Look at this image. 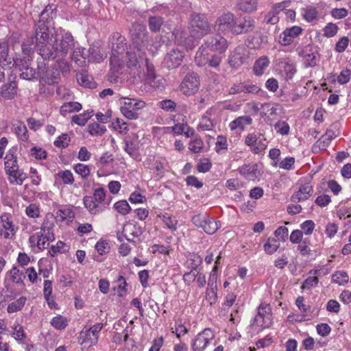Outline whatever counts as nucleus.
Segmentation results:
<instances>
[{
  "label": "nucleus",
  "mask_w": 351,
  "mask_h": 351,
  "mask_svg": "<svg viewBox=\"0 0 351 351\" xmlns=\"http://www.w3.org/2000/svg\"><path fill=\"white\" fill-rule=\"evenodd\" d=\"M48 10L46 8L40 14V20L34 25V37L37 43V53L44 60L51 53V47L56 41L57 33L48 20Z\"/></svg>",
  "instance_id": "nucleus-1"
},
{
  "label": "nucleus",
  "mask_w": 351,
  "mask_h": 351,
  "mask_svg": "<svg viewBox=\"0 0 351 351\" xmlns=\"http://www.w3.org/2000/svg\"><path fill=\"white\" fill-rule=\"evenodd\" d=\"M272 323L273 317L270 304H261L257 308V314L249 327L247 334L253 337L263 329L269 328Z\"/></svg>",
  "instance_id": "nucleus-2"
},
{
  "label": "nucleus",
  "mask_w": 351,
  "mask_h": 351,
  "mask_svg": "<svg viewBox=\"0 0 351 351\" xmlns=\"http://www.w3.org/2000/svg\"><path fill=\"white\" fill-rule=\"evenodd\" d=\"M83 202L91 215H98L106 210L110 201L106 200V191L99 187L94 190L93 196H84Z\"/></svg>",
  "instance_id": "nucleus-3"
},
{
  "label": "nucleus",
  "mask_w": 351,
  "mask_h": 351,
  "mask_svg": "<svg viewBox=\"0 0 351 351\" xmlns=\"http://www.w3.org/2000/svg\"><path fill=\"white\" fill-rule=\"evenodd\" d=\"M74 38L70 32L62 34L60 39L57 35L56 41L53 43L52 47H51V53L47 56V60H55L56 58L63 59L66 56L69 51L74 47Z\"/></svg>",
  "instance_id": "nucleus-4"
},
{
  "label": "nucleus",
  "mask_w": 351,
  "mask_h": 351,
  "mask_svg": "<svg viewBox=\"0 0 351 351\" xmlns=\"http://www.w3.org/2000/svg\"><path fill=\"white\" fill-rule=\"evenodd\" d=\"M38 80L42 86L54 85L58 84L60 80V73L58 64L55 63L50 66H47L43 62H37Z\"/></svg>",
  "instance_id": "nucleus-5"
},
{
  "label": "nucleus",
  "mask_w": 351,
  "mask_h": 351,
  "mask_svg": "<svg viewBox=\"0 0 351 351\" xmlns=\"http://www.w3.org/2000/svg\"><path fill=\"white\" fill-rule=\"evenodd\" d=\"M228 48L227 40L220 35H216L208 38L204 44L202 45L196 53L195 60L202 56L208 55L206 49H210L213 51H217L219 53H224Z\"/></svg>",
  "instance_id": "nucleus-6"
},
{
  "label": "nucleus",
  "mask_w": 351,
  "mask_h": 351,
  "mask_svg": "<svg viewBox=\"0 0 351 351\" xmlns=\"http://www.w3.org/2000/svg\"><path fill=\"white\" fill-rule=\"evenodd\" d=\"M189 29L193 37H203L210 32L211 28L204 14L193 13L189 19Z\"/></svg>",
  "instance_id": "nucleus-7"
},
{
  "label": "nucleus",
  "mask_w": 351,
  "mask_h": 351,
  "mask_svg": "<svg viewBox=\"0 0 351 351\" xmlns=\"http://www.w3.org/2000/svg\"><path fill=\"white\" fill-rule=\"evenodd\" d=\"M123 105L121 106V112L124 117L129 119H135L138 117L137 111L145 106V103L140 99L123 97Z\"/></svg>",
  "instance_id": "nucleus-8"
},
{
  "label": "nucleus",
  "mask_w": 351,
  "mask_h": 351,
  "mask_svg": "<svg viewBox=\"0 0 351 351\" xmlns=\"http://www.w3.org/2000/svg\"><path fill=\"white\" fill-rule=\"evenodd\" d=\"M130 36L135 47L141 51L148 43V33L145 25L136 23L130 29Z\"/></svg>",
  "instance_id": "nucleus-9"
},
{
  "label": "nucleus",
  "mask_w": 351,
  "mask_h": 351,
  "mask_svg": "<svg viewBox=\"0 0 351 351\" xmlns=\"http://www.w3.org/2000/svg\"><path fill=\"white\" fill-rule=\"evenodd\" d=\"M218 31L224 32L231 30L234 34H239L241 33V25H236V21L234 15L230 12L223 14L215 22Z\"/></svg>",
  "instance_id": "nucleus-10"
},
{
  "label": "nucleus",
  "mask_w": 351,
  "mask_h": 351,
  "mask_svg": "<svg viewBox=\"0 0 351 351\" xmlns=\"http://www.w3.org/2000/svg\"><path fill=\"white\" fill-rule=\"evenodd\" d=\"M200 85L199 77L197 73L191 72L184 77L180 86V90L185 95L190 96L195 94Z\"/></svg>",
  "instance_id": "nucleus-11"
},
{
  "label": "nucleus",
  "mask_w": 351,
  "mask_h": 351,
  "mask_svg": "<svg viewBox=\"0 0 351 351\" xmlns=\"http://www.w3.org/2000/svg\"><path fill=\"white\" fill-rule=\"evenodd\" d=\"M213 338L214 334L210 328L204 329L194 339L192 343L193 351H204Z\"/></svg>",
  "instance_id": "nucleus-12"
},
{
  "label": "nucleus",
  "mask_w": 351,
  "mask_h": 351,
  "mask_svg": "<svg viewBox=\"0 0 351 351\" xmlns=\"http://www.w3.org/2000/svg\"><path fill=\"white\" fill-rule=\"evenodd\" d=\"M302 31V28L300 26L287 27L279 35L278 42L282 46H288L294 42Z\"/></svg>",
  "instance_id": "nucleus-13"
},
{
  "label": "nucleus",
  "mask_w": 351,
  "mask_h": 351,
  "mask_svg": "<svg viewBox=\"0 0 351 351\" xmlns=\"http://www.w3.org/2000/svg\"><path fill=\"white\" fill-rule=\"evenodd\" d=\"M29 60L24 58L23 59H20L19 62V64H16L19 66V71H21L19 75L20 77L26 80H38L37 73V67L33 68L29 66Z\"/></svg>",
  "instance_id": "nucleus-14"
},
{
  "label": "nucleus",
  "mask_w": 351,
  "mask_h": 351,
  "mask_svg": "<svg viewBox=\"0 0 351 351\" xmlns=\"http://www.w3.org/2000/svg\"><path fill=\"white\" fill-rule=\"evenodd\" d=\"M51 230V228L50 227L43 223L40 228V230L37 232V246L40 250H43L47 248L49 245V243L55 239L54 234Z\"/></svg>",
  "instance_id": "nucleus-15"
},
{
  "label": "nucleus",
  "mask_w": 351,
  "mask_h": 351,
  "mask_svg": "<svg viewBox=\"0 0 351 351\" xmlns=\"http://www.w3.org/2000/svg\"><path fill=\"white\" fill-rule=\"evenodd\" d=\"M18 92V83L14 80L8 79L7 83L0 87V95L5 99L12 100L16 97Z\"/></svg>",
  "instance_id": "nucleus-16"
},
{
  "label": "nucleus",
  "mask_w": 351,
  "mask_h": 351,
  "mask_svg": "<svg viewBox=\"0 0 351 351\" xmlns=\"http://www.w3.org/2000/svg\"><path fill=\"white\" fill-rule=\"evenodd\" d=\"M313 186L309 183L301 184L298 190L291 196V201L294 203L308 199L313 194Z\"/></svg>",
  "instance_id": "nucleus-17"
},
{
  "label": "nucleus",
  "mask_w": 351,
  "mask_h": 351,
  "mask_svg": "<svg viewBox=\"0 0 351 351\" xmlns=\"http://www.w3.org/2000/svg\"><path fill=\"white\" fill-rule=\"evenodd\" d=\"M184 58L182 51L178 49H172L164 58V64L169 69H172L180 65Z\"/></svg>",
  "instance_id": "nucleus-18"
},
{
  "label": "nucleus",
  "mask_w": 351,
  "mask_h": 351,
  "mask_svg": "<svg viewBox=\"0 0 351 351\" xmlns=\"http://www.w3.org/2000/svg\"><path fill=\"white\" fill-rule=\"evenodd\" d=\"M112 42V55L121 56L127 49L125 39L119 33L116 32L113 34Z\"/></svg>",
  "instance_id": "nucleus-19"
},
{
  "label": "nucleus",
  "mask_w": 351,
  "mask_h": 351,
  "mask_svg": "<svg viewBox=\"0 0 351 351\" xmlns=\"http://www.w3.org/2000/svg\"><path fill=\"white\" fill-rule=\"evenodd\" d=\"M123 237L130 242L133 241L134 237H138L143 234L142 228L137 223H127L123 227Z\"/></svg>",
  "instance_id": "nucleus-20"
},
{
  "label": "nucleus",
  "mask_w": 351,
  "mask_h": 351,
  "mask_svg": "<svg viewBox=\"0 0 351 351\" xmlns=\"http://www.w3.org/2000/svg\"><path fill=\"white\" fill-rule=\"evenodd\" d=\"M245 143L247 145L250 147L251 151L254 154L261 152L265 150L267 147V145L261 141H258L257 136L254 134H248L245 138Z\"/></svg>",
  "instance_id": "nucleus-21"
},
{
  "label": "nucleus",
  "mask_w": 351,
  "mask_h": 351,
  "mask_svg": "<svg viewBox=\"0 0 351 351\" xmlns=\"http://www.w3.org/2000/svg\"><path fill=\"white\" fill-rule=\"evenodd\" d=\"M280 66L281 75L287 81L291 80L296 73L295 64L290 61H281Z\"/></svg>",
  "instance_id": "nucleus-22"
},
{
  "label": "nucleus",
  "mask_w": 351,
  "mask_h": 351,
  "mask_svg": "<svg viewBox=\"0 0 351 351\" xmlns=\"http://www.w3.org/2000/svg\"><path fill=\"white\" fill-rule=\"evenodd\" d=\"M103 328L102 324H96L86 330L84 342L90 343V345L95 344L98 341V334Z\"/></svg>",
  "instance_id": "nucleus-23"
},
{
  "label": "nucleus",
  "mask_w": 351,
  "mask_h": 351,
  "mask_svg": "<svg viewBox=\"0 0 351 351\" xmlns=\"http://www.w3.org/2000/svg\"><path fill=\"white\" fill-rule=\"evenodd\" d=\"M22 52L28 58L33 54L34 51H37V43L34 36H28L21 45Z\"/></svg>",
  "instance_id": "nucleus-24"
},
{
  "label": "nucleus",
  "mask_w": 351,
  "mask_h": 351,
  "mask_svg": "<svg viewBox=\"0 0 351 351\" xmlns=\"http://www.w3.org/2000/svg\"><path fill=\"white\" fill-rule=\"evenodd\" d=\"M6 174L9 176L8 180L12 184L22 185L23 181L27 178L23 170L19 168H16V169L6 173Z\"/></svg>",
  "instance_id": "nucleus-25"
},
{
  "label": "nucleus",
  "mask_w": 351,
  "mask_h": 351,
  "mask_svg": "<svg viewBox=\"0 0 351 351\" xmlns=\"http://www.w3.org/2000/svg\"><path fill=\"white\" fill-rule=\"evenodd\" d=\"M110 71L113 75L111 77H117V73H119L124 66V60L123 58L119 56H111L110 58Z\"/></svg>",
  "instance_id": "nucleus-26"
},
{
  "label": "nucleus",
  "mask_w": 351,
  "mask_h": 351,
  "mask_svg": "<svg viewBox=\"0 0 351 351\" xmlns=\"http://www.w3.org/2000/svg\"><path fill=\"white\" fill-rule=\"evenodd\" d=\"M243 176L248 180L255 181L261 176L256 164L246 165L243 168Z\"/></svg>",
  "instance_id": "nucleus-27"
},
{
  "label": "nucleus",
  "mask_w": 351,
  "mask_h": 351,
  "mask_svg": "<svg viewBox=\"0 0 351 351\" xmlns=\"http://www.w3.org/2000/svg\"><path fill=\"white\" fill-rule=\"evenodd\" d=\"M12 130L21 141H27L29 138L28 130L26 125L23 122L17 121L13 123Z\"/></svg>",
  "instance_id": "nucleus-28"
},
{
  "label": "nucleus",
  "mask_w": 351,
  "mask_h": 351,
  "mask_svg": "<svg viewBox=\"0 0 351 351\" xmlns=\"http://www.w3.org/2000/svg\"><path fill=\"white\" fill-rule=\"evenodd\" d=\"M269 60L267 56H262L254 63L253 71L256 75H261L265 69L269 66Z\"/></svg>",
  "instance_id": "nucleus-29"
},
{
  "label": "nucleus",
  "mask_w": 351,
  "mask_h": 351,
  "mask_svg": "<svg viewBox=\"0 0 351 351\" xmlns=\"http://www.w3.org/2000/svg\"><path fill=\"white\" fill-rule=\"evenodd\" d=\"M228 64L234 69H238L241 65V48L237 47L232 52L228 58Z\"/></svg>",
  "instance_id": "nucleus-30"
},
{
  "label": "nucleus",
  "mask_w": 351,
  "mask_h": 351,
  "mask_svg": "<svg viewBox=\"0 0 351 351\" xmlns=\"http://www.w3.org/2000/svg\"><path fill=\"white\" fill-rule=\"evenodd\" d=\"M20 59L14 60L13 57L9 55V51L3 52L0 54V65L2 68H12L14 64H19Z\"/></svg>",
  "instance_id": "nucleus-31"
},
{
  "label": "nucleus",
  "mask_w": 351,
  "mask_h": 351,
  "mask_svg": "<svg viewBox=\"0 0 351 351\" xmlns=\"http://www.w3.org/2000/svg\"><path fill=\"white\" fill-rule=\"evenodd\" d=\"M295 159L294 157H286L282 160L275 161L273 164V167H278L280 169L285 170H292L295 167Z\"/></svg>",
  "instance_id": "nucleus-32"
},
{
  "label": "nucleus",
  "mask_w": 351,
  "mask_h": 351,
  "mask_svg": "<svg viewBox=\"0 0 351 351\" xmlns=\"http://www.w3.org/2000/svg\"><path fill=\"white\" fill-rule=\"evenodd\" d=\"M279 247V240L272 237L268 238L266 243L264 244V250L269 254H272L276 252Z\"/></svg>",
  "instance_id": "nucleus-33"
},
{
  "label": "nucleus",
  "mask_w": 351,
  "mask_h": 351,
  "mask_svg": "<svg viewBox=\"0 0 351 351\" xmlns=\"http://www.w3.org/2000/svg\"><path fill=\"white\" fill-rule=\"evenodd\" d=\"M88 131L92 136H101L106 132V128L104 125L94 122L88 125Z\"/></svg>",
  "instance_id": "nucleus-34"
},
{
  "label": "nucleus",
  "mask_w": 351,
  "mask_h": 351,
  "mask_svg": "<svg viewBox=\"0 0 351 351\" xmlns=\"http://www.w3.org/2000/svg\"><path fill=\"white\" fill-rule=\"evenodd\" d=\"M56 179L59 178L64 184H72L74 182L73 173L69 170L60 171L56 175Z\"/></svg>",
  "instance_id": "nucleus-35"
},
{
  "label": "nucleus",
  "mask_w": 351,
  "mask_h": 351,
  "mask_svg": "<svg viewBox=\"0 0 351 351\" xmlns=\"http://www.w3.org/2000/svg\"><path fill=\"white\" fill-rule=\"evenodd\" d=\"M9 275L11 280L16 283H23V279L25 278V275L23 271L19 270L17 267H14L10 271Z\"/></svg>",
  "instance_id": "nucleus-36"
},
{
  "label": "nucleus",
  "mask_w": 351,
  "mask_h": 351,
  "mask_svg": "<svg viewBox=\"0 0 351 351\" xmlns=\"http://www.w3.org/2000/svg\"><path fill=\"white\" fill-rule=\"evenodd\" d=\"M51 324L56 329L64 330L67 326L68 322L66 318H65L62 315H58L53 317V319L51 321Z\"/></svg>",
  "instance_id": "nucleus-37"
},
{
  "label": "nucleus",
  "mask_w": 351,
  "mask_h": 351,
  "mask_svg": "<svg viewBox=\"0 0 351 351\" xmlns=\"http://www.w3.org/2000/svg\"><path fill=\"white\" fill-rule=\"evenodd\" d=\"M0 226L5 230L10 232L11 234H14L13 223L9 219L7 214H3L0 217Z\"/></svg>",
  "instance_id": "nucleus-38"
},
{
  "label": "nucleus",
  "mask_w": 351,
  "mask_h": 351,
  "mask_svg": "<svg viewBox=\"0 0 351 351\" xmlns=\"http://www.w3.org/2000/svg\"><path fill=\"white\" fill-rule=\"evenodd\" d=\"M148 22L149 29L153 32H157L163 23V19L160 16H150Z\"/></svg>",
  "instance_id": "nucleus-39"
},
{
  "label": "nucleus",
  "mask_w": 351,
  "mask_h": 351,
  "mask_svg": "<svg viewBox=\"0 0 351 351\" xmlns=\"http://www.w3.org/2000/svg\"><path fill=\"white\" fill-rule=\"evenodd\" d=\"M261 40L258 33L250 35L245 41V45L250 49H256L261 45Z\"/></svg>",
  "instance_id": "nucleus-40"
},
{
  "label": "nucleus",
  "mask_w": 351,
  "mask_h": 351,
  "mask_svg": "<svg viewBox=\"0 0 351 351\" xmlns=\"http://www.w3.org/2000/svg\"><path fill=\"white\" fill-rule=\"evenodd\" d=\"M217 274L213 271L208 279V285L209 288L207 289V297L210 296V293L213 295L214 299L217 297V293L215 291V289H217Z\"/></svg>",
  "instance_id": "nucleus-41"
},
{
  "label": "nucleus",
  "mask_w": 351,
  "mask_h": 351,
  "mask_svg": "<svg viewBox=\"0 0 351 351\" xmlns=\"http://www.w3.org/2000/svg\"><path fill=\"white\" fill-rule=\"evenodd\" d=\"M158 106L166 112H176L177 104L174 101L166 99L158 102Z\"/></svg>",
  "instance_id": "nucleus-42"
},
{
  "label": "nucleus",
  "mask_w": 351,
  "mask_h": 351,
  "mask_svg": "<svg viewBox=\"0 0 351 351\" xmlns=\"http://www.w3.org/2000/svg\"><path fill=\"white\" fill-rule=\"evenodd\" d=\"M202 262V258L199 256H193L189 258L186 262V266L190 269V270L197 271L198 267Z\"/></svg>",
  "instance_id": "nucleus-43"
},
{
  "label": "nucleus",
  "mask_w": 351,
  "mask_h": 351,
  "mask_svg": "<svg viewBox=\"0 0 351 351\" xmlns=\"http://www.w3.org/2000/svg\"><path fill=\"white\" fill-rule=\"evenodd\" d=\"M114 208L118 213L123 215H127L131 210L130 205L125 200L117 202L114 204Z\"/></svg>",
  "instance_id": "nucleus-44"
},
{
  "label": "nucleus",
  "mask_w": 351,
  "mask_h": 351,
  "mask_svg": "<svg viewBox=\"0 0 351 351\" xmlns=\"http://www.w3.org/2000/svg\"><path fill=\"white\" fill-rule=\"evenodd\" d=\"M206 226H204V232L208 234H214L219 228L218 222L209 216L207 218Z\"/></svg>",
  "instance_id": "nucleus-45"
},
{
  "label": "nucleus",
  "mask_w": 351,
  "mask_h": 351,
  "mask_svg": "<svg viewBox=\"0 0 351 351\" xmlns=\"http://www.w3.org/2000/svg\"><path fill=\"white\" fill-rule=\"evenodd\" d=\"M25 301L26 298L25 297H21L16 301L10 304L8 306V313H14L20 311L24 306Z\"/></svg>",
  "instance_id": "nucleus-46"
},
{
  "label": "nucleus",
  "mask_w": 351,
  "mask_h": 351,
  "mask_svg": "<svg viewBox=\"0 0 351 351\" xmlns=\"http://www.w3.org/2000/svg\"><path fill=\"white\" fill-rule=\"evenodd\" d=\"M89 60L93 62H99L103 60V56L101 53L98 47L95 46L90 47L88 49Z\"/></svg>",
  "instance_id": "nucleus-47"
},
{
  "label": "nucleus",
  "mask_w": 351,
  "mask_h": 351,
  "mask_svg": "<svg viewBox=\"0 0 351 351\" xmlns=\"http://www.w3.org/2000/svg\"><path fill=\"white\" fill-rule=\"evenodd\" d=\"M261 90V88L256 83L250 81L243 83V92L250 94H256Z\"/></svg>",
  "instance_id": "nucleus-48"
},
{
  "label": "nucleus",
  "mask_w": 351,
  "mask_h": 351,
  "mask_svg": "<svg viewBox=\"0 0 351 351\" xmlns=\"http://www.w3.org/2000/svg\"><path fill=\"white\" fill-rule=\"evenodd\" d=\"M332 281L335 283L339 284V285H344L348 282L349 280V276L346 272L344 271H337L335 272L332 276Z\"/></svg>",
  "instance_id": "nucleus-49"
},
{
  "label": "nucleus",
  "mask_w": 351,
  "mask_h": 351,
  "mask_svg": "<svg viewBox=\"0 0 351 351\" xmlns=\"http://www.w3.org/2000/svg\"><path fill=\"white\" fill-rule=\"evenodd\" d=\"M257 0H243V12L252 13L257 10Z\"/></svg>",
  "instance_id": "nucleus-50"
},
{
  "label": "nucleus",
  "mask_w": 351,
  "mask_h": 351,
  "mask_svg": "<svg viewBox=\"0 0 351 351\" xmlns=\"http://www.w3.org/2000/svg\"><path fill=\"white\" fill-rule=\"evenodd\" d=\"M95 249L100 255H104L109 252L110 245L106 240H99L95 245Z\"/></svg>",
  "instance_id": "nucleus-51"
},
{
  "label": "nucleus",
  "mask_w": 351,
  "mask_h": 351,
  "mask_svg": "<svg viewBox=\"0 0 351 351\" xmlns=\"http://www.w3.org/2000/svg\"><path fill=\"white\" fill-rule=\"evenodd\" d=\"M70 137L67 134H62L54 141L53 144L56 147L65 148L69 145Z\"/></svg>",
  "instance_id": "nucleus-52"
},
{
  "label": "nucleus",
  "mask_w": 351,
  "mask_h": 351,
  "mask_svg": "<svg viewBox=\"0 0 351 351\" xmlns=\"http://www.w3.org/2000/svg\"><path fill=\"white\" fill-rule=\"evenodd\" d=\"M289 230L285 226H280L278 227L274 232V235L277 240L282 241L285 242L288 239Z\"/></svg>",
  "instance_id": "nucleus-53"
},
{
  "label": "nucleus",
  "mask_w": 351,
  "mask_h": 351,
  "mask_svg": "<svg viewBox=\"0 0 351 351\" xmlns=\"http://www.w3.org/2000/svg\"><path fill=\"white\" fill-rule=\"evenodd\" d=\"M75 171L80 174L83 178H87L90 175L89 167L82 163H78L74 167Z\"/></svg>",
  "instance_id": "nucleus-54"
},
{
  "label": "nucleus",
  "mask_w": 351,
  "mask_h": 351,
  "mask_svg": "<svg viewBox=\"0 0 351 351\" xmlns=\"http://www.w3.org/2000/svg\"><path fill=\"white\" fill-rule=\"evenodd\" d=\"M57 217L61 221H71L74 217V214L71 209H60L57 213Z\"/></svg>",
  "instance_id": "nucleus-55"
},
{
  "label": "nucleus",
  "mask_w": 351,
  "mask_h": 351,
  "mask_svg": "<svg viewBox=\"0 0 351 351\" xmlns=\"http://www.w3.org/2000/svg\"><path fill=\"white\" fill-rule=\"evenodd\" d=\"M213 128L211 120L207 117H203L198 125L197 130L202 131H209Z\"/></svg>",
  "instance_id": "nucleus-56"
},
{
  "label": "nucleus",
  "mask_w": 351,
  "mask_h": 351,
  "mask_svg": "<svg viewBox=\"0 0 351 351\" xmlns=\"http://www.w3.org/2000/svg\"><path fill=\"white\" fill-rule=\"evenodd\" d=\"M339 27L335 23H330L324 28V36L326 37H332L335 36L338 32Z\"/></svg>",
  "instance_id": "nucleus-57"
},
{
  "label": "nucleus",
  "mask_w": 351,
  "mask_h": 351,
  "mask_svg": "<svg viewBox=\"0 0 351 351\" xmlns=\"http://www.w3.org/2000/svg\"><path fill=\"white\" fill-rule=\"evenodd\" d=\"M318 12L316 8L310 7L304 10V18L308 22H312L317 16Z\"/></svg>",
  "instance_id": "nucleus-58"
},
{
  "label": "nucleus",
  "mask_w": 351,
  "mask_h": 351,
  "mask_svg": "<svg viewBox=\"0 0 351 351\" xmlns=\"http://www.w3.org/2000/svg\"><path fill=\"white\" fill-rule=\"evenodd\" d=\"M26 215L32 218L39 217L40 208L36 204H30L25 209Z\"/></svg>",
  "instance_id": "nucleus-59"
},
{
  "label": "nucleus",
  "mask_w": 351,
  "mask_h": 351,
  "mask_svg": "<svg viewBox=\"0 0 351 351\" xmlns=\"http://www.w3.org/2000/svg\"><path fill=\"white\" fill-rule=\"evenodd\" d=\"M330 15L335 19H342L348 15V10L344 8H333L330 11Z\"/></svg>",
  "instance_id": "nucleus-60"
},
{
  "label": "nucleus",
  "mask_w": 351,
  "mask_h": 351,
  "mask_svg": "<svg viewBox=\"0 0 351 351\" xmlns=\"http://www.w3.org/2000/svg\"><path fill=\"white\" fill-rule=\"evenodd\" d=\"M162 221L168 228L172 230H176L178 221L175 217L169 216L167 214H166L162 216Z\"/></svg>",
  "instance_id": "nucleus-61"
},
{
  "label": "nucleus",
  "mask_w": 351,
  "mask_h": 351,
  "mask_svg": "<svg viewBox=\"0 0 351 351\" xmlns=\"http://www.w3.org/2000/svg\"><path fill=\"white\" fill-rule=\"evenodd\" d=\"M303 56L305 58L306 66H315L317 64V58L313 53H306V51H303Z\"/></svg>",
  "instance_id": "nucleus-62"
},
{
  "label": "nucleus",
  "mask_w": 351,
  "mask_h": 351,
  "mask_svg": "<svg viewBox=\"0 0 351 351\" xmlns=\"http://www.w3.org/2000/svg\"><path fill=\"white\" fill-rule=\"evenodd\" d=\"M348 43L349 38L347 36H343L336 43L335 48V51L338 53L343 52L346 49Z\"/></svg>",
  "instance_id": "nucleus-63"
},
{
  "label": "nucleus",
  "mask_w": 351,
  "mask_h": 351,
  "mask_svg": "<svg viewBox=\"0 0 351 351\" xmlns=\"http://www.w3.org/2000/svg\"><path fill=\"white\" fill-rule=\"evenodd\" d=\"M300 228L306 235L311 234L315 228V223L312 220H306L301 225Z\"/></svg>",
  "instance_id": "nucleus-64"
}]
</instances>
